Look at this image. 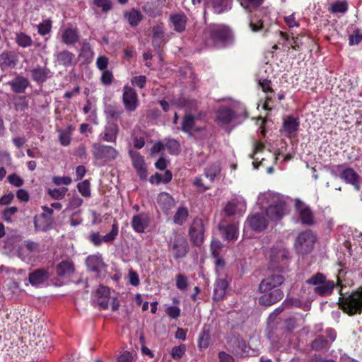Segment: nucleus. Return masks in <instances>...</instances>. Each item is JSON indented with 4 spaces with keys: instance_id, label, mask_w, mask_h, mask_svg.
<instances>
[{
    "instance_id": "69168bd1",
    "label": "nucleus",
    "mask_w": 362,
    "mask_h": 362,
    "mask_svg": "<svg viewBox=\"0 0 362 362\" xmlns=\"http://www.w3.org/2000/svg\"><path fill=\"white\" fill-rule=\"evenodd\" d=\"M18 211L17 207L12 206L9 208H6L3 212V218L4 220L7 222L11 221V216L15 214Z\"/></svg>"
},
{
    "instance_id": "39448f33",
    "label": "nucleus",
    "mask_w": 362,
    "mask_h": 362,
    "mask_svg": "<svg viewBox=\"0 0 362 362\" xmlns=\"http://www.w3.org/2000/svg\"><path fill=\"white\" fill-rule=\"evenodd\" d=\"M305 282L309 285L315 286L314 293L321 297L331 295L334 288L338 285L333 281L327 279L326 276L320 272L313 275Z\"/></svg>"
},
{
    "instance_id": "0eeeda50",
    "label": "nucleus",
    "mask_w": 362,
    "mask_h": 362,
    "mask_svg": "<svg viewBox=\"0 0 362 362\" xmlns=\"http://www.w3.org/2000/svg\"><path fill=\"white\" fill-rule=\"evenodd\" d=\"M289 259V252L283 245L274 246L270 252L269 268L282 270Z\"/></svg>"
},
{
    "instance_id": "13d9d810",
    "label": "nucleus",
    "mask_w": 362,
    "mask_h": 362,
    "mask_svg": "<svg viewBox=\"0 0 362 362\" xmlns=\"http://www.w3.org/2000/svg\"><path fill=\"white\" fill-rule=\"evenodd\" d=\"M110 290L108 287L100 286L95 293V298L110 297Z\"/></svg>"
},
{
    "instance_id": "1a4fd4ad",
    "label": "nucleus",
    "mask_w": 362,
    "mask_h": 362,
    "mask_svg": "<svg viewBox=\"0 0 362 362\" xmlns=\"http://www.w3.org/2000/svg\"><path fill=\"white\" fill-rule=\"evenodd\" d=\"M92 153L95 160L104 162L115 160L119 156V151L114 147L99 143L92 145Z\"/></svg>"
},
{
    "instance_id": "8fccbe9b",
    "label": "nucleus",
    "mask_w": 362,
    "mask_h": 362,
    "mask_svg": "<svg viewBox=\"0 0 362 362\" xmlns=\"http://www.w3.org/2000/svg\"><path fill=\"white\" fill-rule=\"evenodd\" d=\"M90 182L88 180H85L83 182L78 183V190L83 197L86 198L90 197Z\"/></svg>"
},
{
    "instance_id": "ddd939ff",
    "label": "nucleus",
    "mask_w": 362,
    "mask_h": 362,
    "mask_svg": "<svg viewBox=\"0 0 362 362\" xmlns=\"http://www.w3.org/2000/svg\"><path fill=\"white\" fill-rule=\"evenodd\" d=\"M49 277V272L44 268H40L29 274L28 281L33 286L39 287L44 285Z\"/></svg>"
},
{
    "instance_id": "c9c22d12",
    "label": "nucleus",
    "mask_w": 362,
    "mask_h": 362,
    "mask_svg": "<svg viewBox=\"0 0 362 362\" xmlns=\"http://www.w3.org/2000/svg\"><path fill=\"white\" fill-rule=\"evenodd\" d=\"M219 230L223 237L227 240H232L238 238V228L233 224L223 226L219 225Z\"/></svg>"
},
{
    "instance_id": "052dcab7",
    "label": "nucleus",
    "mask_w": 362,
    "mask_h": 362,
    "mask_svg": "<svg viewBox=\"0 0 362 362\" xmlns=\"http://www.w3.org/2000/svg\"><path fill=\"white\" fill-rule=\"evenodd\" d=\"M52 182L56 185H69L71 183L72 180L69 176H64V177H59V176H55L52 179Z\"/></svg>"
},
{
    "instance_id": "f704fd0d",
    "label": "nucleus",
    "mask_w": 362,
    "mask_h": 362,
    "mask_svg": "<svg viewBox=\"0 0 362 362\" xmlns=\"http://www.w3.org/2000/svg\"><path fill=\"white\" fill-rule=\"evenodd\" d=\"M16 62V55L11 52H4L0 54V66L2 69L14 67Z\"/></svg>"
},
{
    "instance_id": "4468645a",
    "label": "nucleus",
    "mask_w": 362,
    "mask_h": 362,
    "mask_svg": "<svg viewBox=\"0 0 362 362\" xmlns=\"http://www.w3.org/2000/svg\"><path fill=\"white\" fill-rule=\"evenodd\" d=\"M286 211V204L283 201H278L267 209V215L272 221H279L283 218Z\"/></svg>"
},
{
    "instance_id": "72a5a7b5",
    "label": "nucleus",
    "mask_w": 362,
    "mask_h": 362,
    "mask_svg": "<svg viewBox=\"0 0 362 362\" xmlns=\"http://www.w3.org/2000/svg\"><path fill=\"white\" fill-rule=\"evenodd\" d=\"M42 209L44 211V213H42L41 214V217L42 218H47V221L49 222V225L40 226L37 223V221L36 218H35L34 226H35V230H37L46 231L50 228L49 225H51L53 223V218L52 217V215L53 214V209L52 208H49L46 206H42Z\"/></svg>"
},
{
    "instance_id": "37998d69",
    "label": "nucleus",
    "mask_w": 362,
    "mask_h": 362,
    "mask_svg": "<svg viewBox=\"0 0 362 362\" xmlns=\"http://www.w3.org/2000/svg\"><path fill=\"white\" fill-rule=\"evenodd\" d=\"M220 171L219 163H214L205 169V175L207 178H209L211 182H213L214 178L220 173Z\"/></svg>"
},
{
    "instance_id": "473e14b6",
    "label": "nucleus",
    "mask_w": 362,
    "mask_h": 362,
    "mask_svg": "<svg viewBox=\"0 0 362 362\" xmlns=\"http://www.w3.org/2000/svg\"><path fill=\"white\" fill-rule=\"evenodd\" d=\"M164 31L163 28L160 25H156L153 28V40L152 45L154 49L159 52L161 46L164 43Z\"/></svg>"
},
{
    "instance_id": "5fc2aeb1",
    "label": "nucleus",
    "mask_w": 362,
    "mask_h": 362,
    "mask_svg": "<svg viewBox=\"0 0 362 362\" xmlns=\"http://www.w3.org/2000/svg\"><path fill=\"white\" fill-rule=\"evenodd\" d=\"M188 286L187 279L182 274L176 276V286L180 290H185Z\"/></svg>"
},
{
    "instance_id": "9b49d317",
    "label": "nucleus",
    "mask_w": 362,
    "mask_h": 362,
    "mask_svg": "<svg viewBox=\"0 0 362 362\" xmlns=\"http://www.w3.org/2000/svg\"><path fill=\"white\" fill-rule=\"evenodd\" d=\"M129 155L132 159V165L139 177L141 180H146L148 176V173L144 156L138 151L132 149L129 151Z\"/></svg>"
},
{
    "instance_id": "4be33fe9",
    "label": "nucleus",
    "mask_w": 362,
    "mask_h": 362,
    "mask_svg": "<svg viewBox=\"0 0 362 362\" xmlns=\"http://www.w3.org/2000/svg\"><path fill=\"white\" fill-rule=\"evenodd\" d=\"M230 346L232 353L237 356L243 357L247 353V344L245 341L238 337L231 338Z\"/></svg>"
},
{
    "instance_id": "6e6d98bb",
    "label": "nucleus",
    "mask_w": 362,
    "mask_h": 362,
    "mask_svg": "<svg viewBox=\"0 0 362 362\" xmlns=\"http://www.w3.org/2000/svg\"><path fill=\"white\" fill-rule=\"evenodd\" d=\"M186 348L185 345H180L173 348L171 351V356L174 359L180 358L185 353Z\"/></svg>"
},
{
    "instance_id": "5701e85b",
    "label": "nucleus",
    "mask_w": 362,
    "mask_h": 362,
    "mask_svg": "<svg viewBox=\"0 0 362 362\" xmlns=\"http://www.w3.org/2000/svg\"><path fill=\"white\" fill-rule=\"evenodd\" d=\"M86 264L89 270L99 274L105 267V264L100 255H89L86 259Z\"/></svg>"
},
{
    "instance_id": "a18cd8bd",
    "label": "nucleus",
    "mask_w": 362,
    "mask_h": 362,
    "mask_svg": "<svg viewBox=\"0 0 362 362\" xmlns=\"http://www.w3.org/2000/svg\"><path fill=\"white\" fill-rule=\"evenodd\" d=\"M16 43L21 47H28L32 45L33 40L30 36L24 33H20L16 35Z\"/></svg>"
},
{
    "instance_id": "f03ea898",
    "label": "nucleus",
    "mask_w": 362,
    "mask_h": 362,
    "mask_svg": "<svg viewBox=\"0 0 362 362\" xmlns=\"http://www.w3.org/2000/svg\"><path fill=\"white\" fill-rule=\"evenodd\" d=\"M206 35V45L209 47L222 48L233 41L231 30L223 24L210 25Z\"/></svg>"
},
{
    "instance_id": "412c9836",
    "label": "nucleus",
    "mask_w": 362,
    "mask_h": 362,
    "mask_svg": "<svg viewBox=\"0 0 362 362\" xmlns=\"http://www.w3.org/2000/svg\"><path fill=\"white\" fill-rule=\"evenodd\" d=\"M299 125L300 122L298 118H296L292 115L287 116L284 119L282 125L285 136L287 137H291L298 131Z\"/></svg>"
},
{
    "instance_id": "7ed1b4c3",
    "label": "nucleus",
    "mask_w": 362,
    "mask_h": 362,
    "mask_svg": "<svg viewBox=\"0 0 362 362\" xmlns=\"http://www.w3.org/2000/svg\"><path fill=\"white\" fill-rule=\"evenodd\" d=\"M339 306L349 316L361 314L362 312V288L350 294H344L341 288L339 291Z\"/></svg>"
},
{
    "instance_id": "dca6fc26",
    "label": "nucleus",
    "mask_w": 362,
    "mask_h": 362,
    "mask_svg": "<svg viewBox=\"0 0 362 362\" xmlns=\"http://www.w3.org/2000/svg\"><path fill=\"white\" fill-rule=\"evenodd\" d=\"M119 134V127L115 122H108L104 131L100 134L102 140L106 142L115 143Z\"/></svg>"
},
{
    "instance_id": "9d476101",
    "label": "nucleus",
    "mask_w": 362,
    "mask_h": 362,
    "mask_svg": "<svg viewBox=\"0 0 362 362\" xmlns=\"http://www.w3.org/2000/svg\"><path fill=\"white\" fill-rule=\"evenodd\" d=\"M122 103L127 112H134L139 103L136 91L129 86H125L123 88Z\"/></svg>"
},
{
    "instance_id": "2f4dec72",
    "label": "nucleus",
    "mask_w": 362,
    "mask_h": 362,
    "mask_svg": "<svg viewBox=\"0 0 362 362\" xmlns=\"http://www.w3.org/2000/svg\"><path fill=\"white\" fill-rule=\"evenodd\" d=\"M228 286V283L226 279H218L215 283L213 299L216 301L222 300L226 295Z\"/></svg>"
},
{
    "instance_id": "4d7b16f0",
    "label": "nucleus",
    "mask_w": 362,
    "mask_h": 362,
    "mask_svg": "<svg viewBox=\"0 0 362 362\" xmlns=\"http://www.w3.org/2000/svg\"><path fill=\"white\" fill-rule=\"evenodd\" d=\"M94 4L101 8L102 11L107 12L112 8V2L110 0H94Z\"/></svg>"
},
{
    "instance_id": "338daca9",
    "label": "nucleus",
    "mask_w": 362,
    "mask_h": 362,
    "mask_svg": "<svg viewBox=\"0 0 362 362\" xmlns=\"http://www.w3.org/2000/svg\"><path fill=\"white\" fill-rule=\"evenodd\" d=\"M349 40L350 45H358L362 41V34L356 30L353 35H349Z\"/></svg>"
},
{
    "instance_id": "774afa93",
    "label": "nucleus",
    "mask_w": 362,
    "mask_h": 362,
    "mask_svg": "<svg viewBox=\"0 0 362 362\" xmlns=\"http://www.w3.org/2000/svg\"><path fill=\"white\" fill-rule=\"evenodd\" d=\"M36 344L40 348H42L44 350H47L51 347V340L49 339V337L43 336L38 339Z\"/></svg>"
},
{
    "instance_id": "f257e3e1",
    "label": "nucleus",
    "mask_w": 362,
    "mask_h": 362,
    "mask_svg": "<svg viewBox=\"0 0 362 362\" xmlns=\"http://www.w3.org/2000/svg\"><path fill=\"white\" fill-rule=\"evenodd\" d=\"M284 281V277L281 274H272L263 279L259 285V291L262 293L259 303L270 306L281 300L284 298V292L280 286Z\"/></svg>"
},
{
    "instance_id": "4c0bfd02",
    "label": "nucleus",
    "mask_w": 362,
    "mask_h": 362,
    "mask_svg": "<svg viewBox=\"0 0 362 362\" xmlns=\"http://www.w3.org/2000/svg\"><path fill=\"white\" fill-rule=\"evenodd\" d=\"M283 305L286 308H291L293 307H296L298 308H301L305 311L309 310L310 308V303H304L302 302L300 299L295 298H286L283 302Z\"/></svg>"
},
{
    "instance_id": "aec40b11",
    "label": "nucleus",
    "mask_w": 362,
    "mask_h": 362,
    "mask_svg": "<svg viewBox=\"0 0 362 362\" xmlns=\"http://www.w3.org/2000/svg\"><path fill=\"white\" fill-rule=\"evenodd\" d=\"M30 72L33 80L38 84L43 83L52 76V72L48 68L39 65L33 68Z\"/></svg>"
},
{
    "instance_id": "864d4df0",
    "label": "nucleus",
    "mask_w": 362,
    "mask_h": 362,
    "mask_svg": "<svg viewBox=\"0 0 362 362\" xmlns=\"http://www.w3.org/2000/svg\"><path fill=\"white\" fill-rule=\"evenodd\" d=\"M14 106L16 110L23 111L28 107V101L25 96H19L16 103H14Z\"/></svg>"
},
{
    "instance_id": "680f3d73",
    "label": "nucleus",
    "mask_w": 362,
    "mask_h": 362,
    "mask_svg": "<svg viewBox=\"0 0 362 362\" xmlns=\"http://www.w3.org/2000/svg\"><path fill=\"white\" fill-rule=\"evenodd\" d=\"M131 81L133 86L143 88L146 83V77L143 75L134 76Z\"/></svg>"
},
{
    "instance_id": "e433bc0d",
    "label": "nucleus",
    "mask_w": 362,
    "mask_h": 362,
    "mask_svg": "<svg viewBox=\"0 0 362 362\" xmlns=\"http://www.w3.org/2000/svg\"><path fill=\"white\" fill-rule=\"evenodd\" d=\"M124 18L128 21L129 24L135 27L141 21L143 16L141 12L135 8H132L124 13Z\"/></svg>"
},
{
    "instance_id": "a19ab883",
    "label": "nucleus",
    "mask_w": 362,
    "mask_h": 362,
    "mask_svg": "<svg viewBox=\"0 0 362 362\" xmlns=\"http://www.w3.org/2000/svg\"><path fill=\"white\" fill-rule=\"evenodd\" d=\"M189 216L188 209L185 206H180L173 216V222L179 226H182L187 220Z\"/></svg>"
},
{
    "instance_id": "cd10ccee",
    "label": "nucleus",
    "mask_w": 362,
    "mask_h": 362,
    "mask_svg": "<svg viewBox=\"0 0 362 362\" xmlns=\"http://www.w3.org/2000/svg\"><path fill=\"white\" fill-rule=\"evenodd\" d=\"M80 35L76 28H68L62 31V40L66 45H74L79 41Z\"/></svg>"
},
{
    "instance_id": "6e6552de",
    "label": "nucleus",
    "mask_w": 362,
    "mask_h": 362,
    "mask_svg": "<svg viewBox=\"0 0 362 362\" xmlns=\"http://www.w3.org/2000/svg\"><path fill=\"white\" fill-rule=\"evenodd\" d=\"M316 237L310 230H306L300 233L296 238L295 248L298 254H308L314 247Z\"/></svg>"
},
{
    "instance_id": "20e7f679",
    "label": "nucleus",
    "mask_w": 362,
    "mask_h": 362,
    "mask_svg": "<svg viewBox=\"0 0 362 362\" xmlns=\"http://www.w3.org/2000/svg\"><path fill=\"white\" fill-rule=\"evenodd\" d=\"M331 174L353 185L356 190L361 189L362 177L353 168L347 167L345 164L334 165L331 169Z\"/></svg>"
},
{
    "instance_id": "ea45409f",
    "label": "nucleus",
    "mask_w": 362,
    "mask_h": 362,
    "mask_svg": "<svg viewBox=\"0 0 362 362\" xmlns=\"http://www.w3.org/2000/svg\"><path fill=\"white\" fill-rule=\"evenodd\" d=\"M205 6L212 8L214 12L217 14L222 13L227 9L223 0H206Z\"/></svg>"
},
{
    "instance_id": "6ab92c4d",
    "label": "nucleus",
    "mask_w": 362,
    "mask_h": 362,
    "mask_svg": "<svg viewBox=\"0 0 362 362\" xmlns=\"http://www.w3.org/2000/svg\"><path fill=\"white\" fill-rule=\"evenodd\" d=\"M55 57L57 63L64 67H71L76 64L75 54L68 50L59 52Z\"/></svg>"
},
{
    "instance_id": "c03bdc74",
    "label": "nucleus",
    "mask_w": 362,
    "mask_h": 362,
    "mask_svg": "<svg viewBox=\"0 0 362 362\" xmlns=\"http://www.w3.org/2000/svg\"><path fill=\"white\" fill-rule=\"evenodd\" d=\"M119 233V227L116 221H114V223L112 226V229L110 232L107 233L106 235L103 236V240L105 243H112L116 238L117 237Z\"/></svg>"
},
{
    "instance_id": "3c124183",
    "label": "nucleus",
    "mask_w": 362,
    "mask_h": 362,
    "mask_svg": "<svg viewBox=\"0 0 362 362\" xmlns=\"http://www.w3.org/2000/svg\"><path fill=\"white\" fill-rule=\"evenodd\" d=\"M83 202V199L78 195H73L69 200V204L66 208V211L74 210L80 207L82 205Z\"/></svg>"
},
{
    "instance_id": "e2e57ef3",
    "label": "nucleus",
    "mask_w": 362,
    "mask_h": 362,
    "mask_svg": "<svg viewBox=\"0 0 362 362\" xmlns=\"http://www.w3.org/2000/svg\"><path fill=\"white\" fill-rule=\"evenodd\" d=\"M101 82L105 86H110L112 83L113 74L109 70H105L101 76Z\"/></svg>"
},
{
    "instance_id": "09e8293b",
    "label": "nucleus",
    "mask_w": 362,
    "mask_h": 362,
    "mask_svg": "<svg viewBox=\"0 0 362 362\" xmlns=\"http://www.w3.org/2000/svg\"><path fill=\"white\" fill-rule=\"evenodd\" d=\"M67 192L68 189L66 187L54 188L53 189H49L47 190L49 195H50L52 198L57 200L62 199L65 197Z\"/></svg>"
},
{
    "instance_id": "603ef678",
    "label": "nucleus",
    "mask_w": 362,
    "mask_h": 362,
    "mask_svg": "<svg viewBox=\"0 0 362 362\" xmlns=\"http://www.w3.org/2000/svg\"><path fill=\"white\" fill-rule=\"evenodd\" d=\"M52 28V21L47 19L37 25V32L41 35H45L50 33Z\"/></svg>"
},
{
    "instance_id": "f3484780",
    "label": "nucleus",
    "mask_w": 362,
    "mask_h": 362,
    "mask_svg": "<svg viewBox=\"0 0 362 362\" xmlns=\"http://www.w3.org/2000/svg\"><path fill=\"white\" fill-rule=\"evenodd\" d=\"M189 235L192 241L196 245H199L204 238V227L201 220H196L189 228Z\"/></svg>"
},
{
    "instance_id": "0e129e2a",
    "label": "nucleus",
    "mask_w": 362,
    "mask_h": 362,
    "mask_svg": "<svg viewBox=\"0 0 362 362\" xmlns=\"http://www.w3.org/2000/svg\"><path fill=\"white\" fill-rule=\"evenodd\" d=\"M237 204L235 201L227 203L224 208V212L228 216H233L236 212Z\"/></svg>"
},
{
    "instance_id": "7c9ffc66",
    "label": "nucleus",
    "mask_w": 362,
    "mask_h": 362,
    "mask_svg": "<svg viewBox=\"0 0 362 362\" xmlns=\"http://www.w3.org/2000/svg\"><path fill=\"white\" fill-rule=\"evenodd\" d=\"M170 21L173 23L174 30L176 32L182 33L185 30L187 21V18L185 14L181 13L171 15L170 16Z\"/></svg>"
},
{
    "instance_id": "49530a36",
    "label": "nucleus",
    "mask_w": 362,
    "mask_h": 362,
    "mask_svg": "<svg viewBox=\"0 0 362 362\" xmlns=\"http://www.w3.org/2000/svg\"><path fill=\"white\" fill-rule=\"evenodd\" d=\"M209 332L204 329L199 334L198 338V346L200 349H206L210 342Z\"/></svg>"
},
{
    "instance_id": "bb28decb",
    "label": "nucleus",
    "mask_w": 362,
    "mask_h": 362,
    "mask_svg": "<svg viewBox=\"0 0 362 362\" xmlns=\"http://www.w3.org/2000/svg\"><path fill=\"white\" fill-rule=\"evenodd\" d=\"M195 120L196 117L194 115L186 114L183 117L180 129L190 136L192 131L201 132L202 130L201 127H195Z\"/></svg>"
},
{
    "instance_id": "b1692460",
    "label": "nucleus",
    "mask_w": 362,
    "mask_h": 362,
    "mask_svg": "<svg viewBox=\"0 0 362 362\" xmlns=\"http://www.w3.org/2000/svg\"><path fill=\"white\" fill-rule=\"evenodd\" d=\"M11 90L15 93H24L26 88L30 86L29 80L22 76L18 75L13 80L8 82Z\"/></svg>"
},
{
    "instance_id": "f8f14e48",
    "label": "nucleus",
    "mask_w": 362,
    "mask_h": 362,
    "mask_svg": "<svg viewBox=\"0 0 362 362\" xmlns=\"http://www.w3.org/2000/svg\"><path fill=\"white\" fill-rule=\"evenodd\" d=\"M248 226L254 231L260 232L265 230L268 227V221L260 213H255L248 216L247 218Z\"/></svg>"
},
{
    "instance_id": "2eb2a0df",
    "label": "nucleus",
    "mask_w": 362,
    "mask_h": 362,
    "mask_svg": "<svg viewBox=\"0 0 362 362\" xmlns=\"http://www.w3.org/2000/svg\"><path fill=\"white\" fill-rule=\"evenodd\" d=\"M296 207L299 214L301 222L308 226L314 223V216L310 209L300 200H296Z\"/></svg>"
},
{
    "instance_id": "a211bd4d",
    "label": "nucleus",
    "mask_w": 362,
    "mask_h": 362,
    "mask_svg": "<svg viewBox=\"0 0 362 362\" xmlns=\"http://www.w3.org/2000/svg\"><path fill=\"white\" fill-rule=\"evenodd\" d=\"M235 117L234 111L227 107L220 108L216 113V122L222 127L230 124Z\"/></svg>"
},
{
    "instance_id": "a878e982",
    "label": "nucleus",
    "mask_w": 362,
    "mask_h": 362,
    "mask_svg": "<svg viewBox=\"0 0 362 362\" xmlns=\"http://www.w3.org/2000/svg\"><path fill=\"white\" fill-rule=\"evenodd\" d=\"M104 112L107 119H112L115 122L120 119L124 110L117 103H110L105 105Z\"/></svg>"
},
{
    "instance_id": "393cba45",
    "label": "nucleus",
    "mask_w": 362,
    "mask_h": 362,
    "mask_svg": "<svg viewBox=\"0 0 362 362\" xmlns=\"http://www.w3.org/2000/svg\"><path fill=\"white\" fill-rule=\"evenodd\" d=\"M149 217L146 214H140L133 216L132 220V226L137 233H144L148 226Z\"/></svg>"
},
{
    "instance_id": "de8ad7c7",
    "label": "nucleus",
    "mask_w": 362,
    "mask_h": 362,
    "mask_svg": "<svg viewBox=\"0 0 362 362\" xmlns=\"http://www.w3.org/2000/svg\"><path fill=\"white\" fill-rule=\"evenodd\" d=\"M165 148L168 151L169 153L177 155L180 151V145L178 141L172 139L167 141Z\"/></svg>"
},
{
    "instance_id": "c756f323",
    "label": "nucleus",
    "mask_w": 362,
    "mask_h": 362,
    "mask_svg": "<svg viewBox=\"0 0 362 362\" xmlns=\"http://www.w3.org/2000/svg\"><path fill=\"white\" fill-rule=\"evenodd\" d=\"M158 203L166 214L175 205L174 199L167 192H162L158 195Z\"/></svg>"
},
{
    "instance_id": "423d86ee",
    "label": "nucleus",
    "mask_w": 362,
    "mask_h": 362,
    "mask_svg": "<svg viewBox=\"0 0 362 362\" xmlns=\"http://www.w3.org/2000/svg\"><path fill=\"white\" fill-rule=\"evenodd\" d=\"M168 250L176 259L185 257L189 250L187 239L181 234L174 233L168 243Z\"/></svg>"
},
{
    "instance_id": "bf43d9fd",
    "label": "nucleus",
    "mask_w": 362,
    "mask_h": 362,
    "mask_svg": "<svg viewBox=\"0 0 362 362\" xmlns=\"http://www.w3.org/2000/svg\"><path fill=\"white\" fill-rule=\"evenodd\" d=\"M143 11L148 15V16L150 17H152V18H155L158 15V11L156 10V8H154V6H153V3H146L144 6H143Z\"/></svg>"
},
{
    "instance_id": "c85d7f7f",
    "label": "nucleus",
    "mask_w": 362,
    "mask_h": 362,
    "mask_svg": "<svg viewBox=\"0 0 362 362\" xmlns=\"http://www.w3.org/2000/svg\"><path fill=\"white\" fill-rule=\"evenodd\" d=\"M57 274L60 277H70L74 273L75 268L74 264L67 260L62 261L56 268Z\"/></svg>"
},
{
    "instance_id": "79ce46f5",
    "label": "nucleus",
    "mask_w": 362,
    "mask_h": 362,
    "mask_svg": "<svg viewBox=\"0 0 362 362\" xmlns=\"http://www.w3.org/2000/svg\"><path fill=\"white\" fill-rule=\"evenodd\" d=\"M348 10V4L346 1H337L331 4L329 11L332 13H344Z\"/></svg>"
},
{
    "instance_id": "58836bf2",
    "label": "nucleus",
    "mask_w": 362,
    "mask_h": 362,
    "mask_svg": "<svg viewBox=\"0 0 362 362\" xmlns=\"http://www.w3.org/2000/svg\"><path fill=\"white\" fill-rule=\"evenodd\" d=\"M330 342L322 335L317 336L311 343V348L314 351H320L328 349Z\"/></svg>"
}]
</instances>
